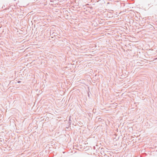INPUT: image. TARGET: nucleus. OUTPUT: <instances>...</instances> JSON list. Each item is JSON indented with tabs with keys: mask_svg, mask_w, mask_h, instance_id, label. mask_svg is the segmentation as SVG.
<instances>
[{
	"mask_svg": "<svg viewBox=\"0 0 157 157\" xmlns=\"http://www.w3.org/2000/svg\"><path fill=\"white\" fill-rule=\"evenodd\" d=\"M52 34H53L52 35L54 36H57V34L55 32H54V33H52Z\"/></svg>",
	"mask_w": 157,
	"mask_h": 157,
	"instance_id": "obj_1",
	"label": "nucleus"
},
{
	"mask_svg": "<svg viewBox=\"0 0 157 157\" xmlns=\"http://www.w3.org/2000/svg\"><path fill=\"white\" fill-rule=\"evenodd\" d=\"M21 82V81H18L17 82L18 83H20Z\"/></svg>",
	"mask_w": 157,
	"mask_h": 157,
	"instance_id": "obj_3",
	"label": "nucleus"
},
{
	"mask_svg": "<svg viewBox=\"0 0 157 157\" xmlns=\"http://www.w3.org/2000/svg\"><path fill=\"white\" fill-rule=\"evenodd\" d=\"M157 59V57L156 58H155L154 59L155 60H156Z\"/></svg>",
	"mask_w": 157,
	"mask_h": 157,
	"instance_id": "obj_4",
	"label": "nucleus"
},
{
	"mask_svg": "<svg viewBox=\"0 0 157 157\" xmlns=\"http://www.w3.org/2000/svg\"><path fill=\"white\" fill-rule=\"evenodd\" d=\"M54 32H53V31H50V35H53V34H52V33H54Z\"/></svg>",
	"mask_w": 157,
	"mask_h": 157,
	"instance_id": "obj_2",
	"label": "nucleus"
}]
</instances>
